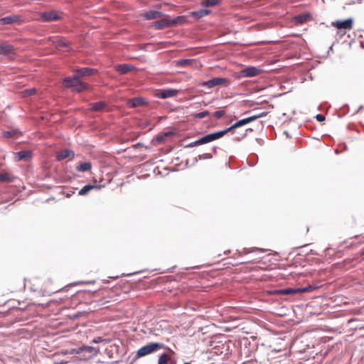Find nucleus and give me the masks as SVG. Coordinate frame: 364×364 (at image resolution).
<instances>
[{
	"instance_id": "obj_36",
	"label": "nucleus",
	"mask_w": 364,
	"mask_h": 364,
	"mask_svg": "<svg viewBox=\"0 0 364 364\" xmlns=\"http://www.w3.org/2000/svg\"><path fill=\"white\" fill-rule=\"evenodd\" d=\"M201 144H202V143H199V139H198V140L191 143L187 146L188 147H193V146H199V145H201Z\"/></svg>"
},
{
	"instance_id": "obj_17",
	"label": "nucleus",
	"mask_w": 364,
	"mask_h": 364,
	"mask_svg": "<svg viewBox=\"0 0 364 364\" xmlns=\"http://www.w3.org/2000/svg\"><path fill=\"white\" fill-rule=\"evenodd\" d=\"M311 18V15L308 13L301 14L294 17V22L296 24H302L307 22Z\"/></svg>"
},
{
	"instance_id": "obj_27",
	"label": "nucleus",
	"mask_w": 364,
	"mask_h": 364,
	"mask_svg": "<svg viewBox=\"0 0 364 364\" xmlns=\"http://www.w3.org/2000/svg\"><path fill=\"white\" fill-rule=\"evenodd\" d=\"M220 2V0H203L201 5L203 6L209 7L218 5Z\"/></svg>"
},
{
	"instance_id": "obj_38",
	"label": "nucleus",
	"mask_w": 364,
	"mask_h": 364,
	"mask_svg": "<svg viewBox=\"0 0 364 364\" xmlns=\"http://www.w3.org/2000/svg\"><path fill=\"white\" fill-rule=\"evenodd\" d=\"M26 93H28L29 95H33L36 92L35 89H31L26 90Z\"/></svg>"
},
{
	"instance_id": "obj_14",
	"label": "nucleus",
	"mask_w": 364,
	"mask_h": 364,
	"mask_svg": "<svg viewBox=\"0 0 364 364\" xmlns=\"http://www.w3.org/2000/svg\"><path fill=\"white\" fill-rule=\"evenodd\" d=\"M53 43L58 49L65 48V51H68L70 49L69 43L63 38H57Z\"/></svg>"
},
{
	"instance_id": "obj_37",
	"label": "nucleus",
	"mask_w": 364,
	"mask_h": 364,
	"mask_svg": "<svg viewBox=\"0 0 364 364\" xmlns=\"http://www.w3.org/2000/svg\"><path fill=\"white\" fill-rule=\"evenodd\" d=\"M316 119L318 121V122H323L325 120V117L324 115L321 114H318L316 115Z\"/></svg>"
},
{
	"instance_id": "obj_25",
	"label": "nucleus",
	"mask_w": 364,
	"mask_h": 364,
	"mask_svg": "<svg viewBox=\"0 0 364 364\" xmlns=\"http://www.w3.org/2000/svg\"><path fill=\"white\" fill-rule=\"evenodd\" d=\"M187 21L186 16H179L175 18H171V24L172 26L178 24H183Z\"/></svg>"
},
{
	"instance_id": "obj_29",
	"label": "nucleus",
	"mask_w": 364,
	"mask_h": 364,
	"mask_svg": "<svg viewBox=\"0 0 364 364\" xmlns=\"http://www.w3.org/2000/svg\"><path fill=\"white\" fill-rule=\"evenodd\" d=\"M169 360L171 357L166 353H163L159 358L158 364H168Z\"/></svg>"
},
{
	"instance_id": "obj_32",
	"label": "nucleus",
	"mask_w": 364,
	"mask_h": 364,
	"mask_svg": "<svg viewBox=\"0 0 364 364\" xmlns=\"http://www.w3.org/2000/svg\"><path fill=\"white\" fill-rule=\"evenodd\" d=\"M209 114H210V113H209V112H208V111H203V112H198V113L194 115V117H195L196 118L202 119V118H204V117H205L208 116V115H209Z\"/></svg>"
},
{
	"instance_id": "obj_9",
	"label": "nucleus",
	"mask_w": 364,
	"mask_h": 364,
	"mask_svg": "<svg viewBox=\"0 0 364 364\" xmlns=\"http://www.w3.org/2000/svg\"><path fill=\"white\" fill-rule=\"evenodd\" d=\"M23 22V19L22 16L19 15H11L9 16H6L0 19L1 25H8L12 23H18L21 24Z\"/></svg>"
},
{
	"instance_id": "obj_35",
	"label": "nucleus",
	"mask_w": 364,
	"mask_h": 364,
	"mask_svg": "<svg viewBox=\"0 0 364 364\" xmlns=\"http://www.w3.org/2000/svg\"><path fill=\"white\" fill-rule=\"evenodd\" d=\"M191 60H187V59H186V60H179V61L178 62V65H183V66H184V65H190V64H191Z\"/></svg>"
},
{
	"instance_id": "obj_41",
	"label": "nucleus",
	"mask_w": 364,
	"mask_h": 364,
	"mask_svg": "<svg viewBox=\"0 0 364 364\" xmlns=\"http://www.w3.org/2000/svg\"><path fill=\"white\" fill-rule=\"evenodd\" d=\"M94 342L97 343V339L94 340Z\"/></svg>"
},
{
	"instance_id": "obj_39",
	"label": "nucleus",
	"mask_w": 364,
	"mask_h": 364,
	"mask_svg": "<svg viewBox=\"0 0 364 364\" xmlns=\"http://www.w3.org/2000/svg\"><path fill=\"white\" fill-rule=\"evenodd\" d=\"M82 348H83V347H80V348H77V350H75L76 353L79 354V353H82L84 351V350Z\"/></svg>"
},
{
	"instance_id": "obj_11",
	"label": "nucleus",
	"mask_w": 364,
	"mask_h": 364,
	"mask_svg": "<svg viewBox=\"0 0 364 364\" xmlns=\"http://www.w3.org/2000/svg\"><path fill=\"white\" fill-rule=\"evenodd\" d=\"M178 92V90L175 89H165L158 91L155 96L160 99H166L176 96Z\"/></svg>"
},
{
	"instance_id": "obj_28",
	"label": "nucleus",
	"mask_w": 364,
	"mask_h": 364,
	"mask_svg": "<svg viewBox=\"0 0 364 364\" xmlns=\"http://www.w3.org/2000/svg\"><path fill=\"white\" fill-rule=\"evenodd\" d=\"M106 107V104L103 102H97L92 105L91 109L93 111H99L103 109Z\"/></svg>"
},
{
	"instance_id": "obj_30",
	"label": "nucleus",
	"mask_w": 364,
	"mask_h": 364,
	"mask_svg": "<svg viewBox=\"0 0 364 364\" xmlns=\"http://www.w3.org/2000/svg\"><path fill=\"white\" fill-rule=\"evenodd\" d=\"M299 290H298V288L297 289L288 288V289H284L282 290V293L286 295L293 294H296V293H299Z\"/></svg>"
},
{
	"instance_id": "obj_19",
	"label": "nucleus",
	"mask_w": 364,
	"mask_h": 364,
	"mask_svg": "<svg viewBox=\"0 0 364 364\" xmlns=\"http://www.w3.org/2000/svg\"><path fill=\"white\" fill-rule=\"evenodd\" d=\"M146 103L145 100L142 97H135L131 99L128 102V105L131 107H139Z\"/></svg>"
},
{
	"instance_id": "obj_5",
	"label": "nucleus",
	"mask_w": 364,
	"mask_h": 364,
	"mask_svg": "<svg viewBox=\"0 0 364 364\" xmlns=\"http://www.w3.org/2000/svg\"><path fill=\"white\" fill-rule=\"evenodd\" d=\"M331 26L338 30L350 31L353 27V19L350 18L346 20L333 21Z\"/></svg>"
},
{
	"instance_id": "obj_3",
	"label": "nucleus",
	"mask_w": 364,
	"mask_h": 364,
	"mask_svg": "<svg viewBox=\"0 0 364 364\" xmlns=\"http://www.w3.org/2000/svg\"><path fill=\"white\" fill-rule=\"evenodd\" d=\"M199 85L209 89L218 85L228 87L230 85V80L225 77H213L208 81L202 82Z\"/></svg>"
},
{
	"instance_id": "obj_4",
	"label": "nucleus",
	"mask_w": 364,
	"mask_h": 364,
	"mask_svg": "<svg viewBox=\"0 0 364 364\" xmlns=\"http://www.w3.org/2000/svg\"><path fill=\"white\" fill-rule=\"evenodd\" d=\"M39 16L40 19L44 22L56 21L62 18V14L57 11L42 12Z\"/></svg>"
},
{
	"instance_id": "obj_12",
	"label": "nucleus",
	"mask_w": 364,
	"mask_h": 364,
	"mask_svg": "<svg viewBox=\"0 0 364 364\" xmlns=\"http://www.w3.org/2000/svg\"><path fill=\"white\" fill-rule=\"evenodd\" d=\"M75 157V153L70 149H65L56 153V159L58 161H62L65 159L73 160Z\"/></svg>"
},
{
	"instance_id": "obj_15",
	"label": "nucleus",
	"mask_w": 364,
	"mask_h": 364,
	"mask_svg": "<svg viewBox=\"0 0 364 364\" xmlns=\"http://www.w3.org/2000/svg\"><path fill=\"white\" fill-rule=\"evenodd\" d=\"M210 13V11L208 9H200L198 11L190 12L189 16L198 20L205 16H208Z\"/></svg>"
},
{
	"instance_id": "obj_33",
	"label": "nucleus",
	"mask_w": 364,
	"mask_h": 364,
	"mask_svg": "<svg viewBox=\"0 0 364 364\" xmlns=\"http://www.w3.org/2000/svg\"><path fill=\"white\" fill-rule=\"evenodd\" d=\"M225 114V111L219 110V111H216V112H214L213 117L217 118V119H220L222 117H223Z\"/></svg>"
},
{
	"instance_id": "obj_8",
	"label": "nucleus",
	"mask_w": 364,
	"mask_h": 364,
	"mask_svg": "<svg viewBox=\"0 0 364 364\" xmlns=\"http://www.w3.org/2000/svg\"><path fill=\"white\" fill-rule=\"evenodd\" d=\"M262 72V69L251 66L242 70L240 71V75L244 77H252L259 75Z\"/></svg>"
},
{
	"instance_id": "obj_26",
	"label": "nucleus",
	"mask_w": 364,
	"mask_h": 364,
	"mask_svg": "<svg viewBox=\"0 0 364 364\" xmlns=\"http://www.w3.org/2000/svg\"><path fill=\"white\" fill-rule=\"evenodd\" d=\"M4 136L6 138H11L14 136H17L18 135H21V132L17 129H14L11 131H5L3 132Z\"/></svg>"
},
{
	"instance_id": "obj_7",
	"label": "nucleus",
	"mask_w": 364,
	"mask_h": 364,
	"mask_svg": "<svg viewBox=\"0 0 364 364\" xmlns=\"http://www.w3.org/2000/svg\"><path fill=\"white\" fill-rule=\"evenodd\" d=\"M161 20L152 23V27L155 29L161 30L171 27V18L169 16L164 15Z\"/></svg>"
},
{
	"instance_id": "obj_22",
	"label": "nucleus",
	"mask_w": 364,
	"mask_h": 364,
	"mask_svg": "<svg viewBox=\"0 0 364 364\" xmlns=\"http://www.w3.org/2000/svg\"><path fill=\"white\" fill-rule=\"evenodd\" d=\"M92 168L90 162L81 163L76 166V170L80 172L89 171Z\"/></svg>"
},
{
	"instance_id": "obj_34",
	"label": "nucleus",
	"mask_w": 364,
	"mask_h": 364,
	"mask_svg": "<svg viewBox=\"0 0 364 364\" xmlns=\"http://www.w3.org/2000/svg\"><path fill=\"white\" fill-rule=\"evenodd\" d=\"M313 289H314V287H313L311 285H309L306 287H304V288H298V290H299V292H309V291H312Z\"/></svg>"
},
{
	"instance_id": "obj_42",
	"label": "nucleus",
	"mask_w": 364,
	"mask_h": 364,
	"mask_svg": "<svg viewBox=\"0 0 364 364\" xmlns=\"http://www.w3.org/2000/svg\"><path fill=\"white\" fill-rule=\"evenodd\" d=\"M94 342L97 343V339L94 340Z\"/></svg>"
},
{
	"instance_id": "obj_18",
	"label": "nucleus",
	"mask_w": 364,
	"mask_h": 364,
	"mask_svg": "<svg viewBox=\"0 0 364 364\" xmlns=\"http://www.w3.org/2000/svg\"><path fill=\"white\" fill-rule=\"evenodd\" d=\"M76 73V75L79 76H90L92 75L94 73V70L90 68H82L80 69H77L74 71Z\"/></svg>"
},
{
	"instance_id": "obj_23",
	"label": "nucleus",
	"mask_w": 364,
	"mask_h": 364,
	"mask_svg": "<svg viewBox=\"0 0 364 364\" xmlns=\"http://www.w3.org/2000/svg\"><path fill=\"white\" fill-rule=\"evenodd\" d=\"M14 177L9 173H0V182H11L14 181Z\"/></svg>"
},
{
	"instance_id": "obj_16",
	"label": "nucleus",
	"mask_w": 364,
	"mask_h": 364,
	"mask_svg": "<svg viewBox=\"0 0 364 364\" xmlns=\"http://www.w3.org/2000/svg\"><path fill=\"white\" fill-rule=\"evenodd\" d=\"M135 69V67L131 64H122L117 66L116 70L122 75L127 74Z\"/></svg>"
},
{
	"instance_id": "obj_6",
	"label": "nucleus",
	"mask_w": 364,
	"mask_h": 364,
	"mask_svg": "<svg viewBox=\"0 0 364 364\" xmlns=\"http://www.w3.org/2000/svg\"><path fill=\"white\" fill-rule=\"evenodd\" d=\"M227 134V131L225 129L210 133L208 134H206L203 136V137L199 139V143H202V144H207L211 141H213L215 140H217L220 138H222L223 136H225Z\"/></svg>"
},
{
	"instance_id": "obj_1",
	"label": "nucleus",
	"mask_w": 364,
	"mask_h": 364,
	"mask_svg": "<svg viewBox=\"0 0 364 364\" xmlns=\"http://www.w3.org/2000/svg\"><path fill=\"white\" fill-rule=\"evenodd\" d=\"M63 85L67 88H72L73 91L76 92H80L89 88V85L81 81L77 75L64 78Z\"/></svg>"
},
{
	"instance_id": "obj_24",
	"label": "nucleus",
	"mask_w": 364,
	"mask_h": 364,
	"mask_svg": "<svg viewBox=\"0 0 364 364\" xmlns=\"http://www.w3.org/2000/svg\"><path fill=\"white\" fill-rule=\"evenodd\" d=\"M100 187L96 185H86L82 188H81L79 191V195L84 196L86 195L89 191L95 188H99Z\"/></svg>"
},
{
	"instance_id": "obj_13",
	"label": "nucleus",
	"mask_w": 364,
	"mask_h": 364,
	"mask_svg": "<svg viewBox=\"0 0 364 364\" xmlns=\"http://www.w3.org/2000/svg\"><path fill=\"white\" fill-rule=\"evenodd\" d=\"M164 16V14L162 12L154 10H151L141 14V16H142L146 20L157 19L163 17Z\"/></svg>"
},
{
	"instance_id": "obj_10",
	"label": "nucleus",
	"mask_w": 364,
	"mask_h": 364,
	"mask_svg": "<svg viewBox=\"0 0 364 364\" xmlns=\"http://www.w3.org/2000/svg\"><path fill=\"white\" fill-rule=\"evenodd\" d=\"M259 117V116H258V115H253V116L249 117L247 118L240 119L238 122H237L236 123H235L234 124H232L231 127L225 129V131H227V133H228L229 132L232 131L234 129L242 127L246 124H248L250 122L255 121Z\"/></svg>"
},
{
	"instance_id": "obj_31",
	"label": "nucleus",
	"mask_w": 364,
	"mask_h": 364,
	"mask_svg": "<svg viewBox=\"0 0 364 364\" xmlns=\"http://www.w3.org/2000/svg\"><path fill=\"white\" fill-rule=\"evenodd\" d=\"M84 351L93 353L95 355H96L98 353V351L92 346H83Z\"/></svg>"
},
{
	"instance_id": "obj_20",
	"label": "nucleus",
	"mask_w": 364,
	"mask_h": 364,
	"mask_svg": "<svg viewBox=\"0 0 364 364\" xmlns=\"http://www.w3.org/2000/svg\"><path fill=\"white\" fill-rule=\"evenodd\" d=\"M14 51V47L7 43L0 45V55H9Z\"/></svg>"
},
{
	"instance_id": "obj_40",
	"label": "nucleus",
	"mask_w": 364,
	"mask_h": 364,
	"mask_svg": "<svg viewBox=\"0 0 364 364\" xmlns=\"http://www.w3.org/2000/svg\"><path fill=\"white\" fill-rule=\"evenodd\" d=\"M362 255H364V248L362 250Z\"/></svg>"
},
{
	"instance_id": "obj_2",
	"label": "nucleus",
	"mask_w": 364,
	"mask_h": 364,
	"mask_svg": "<svg viewBox=\"0 0 364 364\" xmlns=\"http://www.w3.org/2000/svg\"><path fill=\"white\" fill-rule=\"evenodd\" d=\"M164 347L161 343H149L147 345L140 348L136 354V359L149 355Z\"/></svg>"
},
{
	"instance_id": "obj_21",
	"label": "nucleus",
	"mask_w": 364,
	"mask_h": 364,
	"mask_svg": "<svg viewBox=\"0 0 364 364\" xmlns=\"http://www.w3.org/2000/svg\"><path fill=\"white\" fill-rule=\"evenodd\" d=\"M31 151L23 150L16 153V159L17 161H21L31 158Z\"/></svg>"
}]
</instances>
